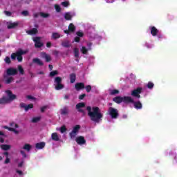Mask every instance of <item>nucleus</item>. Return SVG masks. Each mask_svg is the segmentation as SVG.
I'll return each instance as SVG.
<instances>
[{
	"mask_svg": "<svg viewBox=\"0 0 177 177\" xmlns=\"http://www.w3.org/2000/svg\"><path fill=\"white\" fill-rule=\"evenodd\" d=\"M33 63L38 64V66H43L44 63L39 58L33 59Z\"/></svg>",
	"mask_w": 177,
	"mask_h": 177,
	"instance_id": "25",
	"label": "nucleus"
},
{
	"mask_svg": "<svg viewBox=\"0 0 177 177\" xmlns=\"http://www.w3.org/2000/svg\"><path fill=\"white\" fill-rule=\"evenodd\" d=\"M76 35H77V37H84V32L81 30L77 31L76 32Z\"/></svg>",
	"mask_w": 177,
	"mask_h": 177,
	"instance_id": "47",
	"label": "nucleus"
},
{
	"mask_svg": "<svg viewBox=\"0 0 177 177\" xmlns=\"http://www.w3.org/2000/svg\"><path fill=\"white\" fill-rule=\"evenodd\" d=\"M108 115H110L111 118L115 119L118 117V110L117 109L109 107L108 109Z\"/></svg>",
	"mask_w": 177,
	"mask_h": 177,
	"instance_id": "7",
	"label": "nucleus"
},
{
	"mask_svg": "<svg viewBox=\"0 0 177 177\" xmlns=\"http://www.w3.org/2000/svg\"><path fill=\"white\" fill-rule=\"evenodd\" d=\"M55 75H57V71H54L50 73V77H55Z\"/></svg>",
	"mask_w": 177,
	"mask_h": 177,
	"instance_id": "49",
	"label": "nucleus"
},
{
	"mask_svg": "<svg viewBox=\"0 0 177 177\" xmlns=\"http://www.w3.org/2000/svg\"><path fill=\"white\" fill-rule=\"evenodd\" d=\"M74 51V55H75V57L77 58L80 57V50L77 48H74L73 50Z\"/></svg>",
	"mask_w": 177,
	"mask_h": 177,
	"instance_id": "35",
	"label": "nucleus"
},
{
	"mask_svg": "<svg viewBox=\"0 0 177 177\" xmlns=\"http://www.w3.org/2000/svg\"><path fill=\"white\" fill-rule=\"evenodd\" d=\"M74 41L75 42H80V37H75Z\"/></svg>",
	"mask_w": 177,
	"mask_h": 177,
	"instance_id": "59",
	"label": "nucleus"
},
{
	"mask_svg": "<svg viewBox=\"0 0 177 177\" xmlns=\"http://www.w3.org/2000/svg\"><path fill=\"white\" fill-rule=\"evenodd\" d=\"M70 78H71V83L74 84V82H75V78H76L75 74L74 73L71 74Z\"/></svg>",
	"mask_w": 177,
	"mask_h": 177,
	"instance_id": "34",
	"label": "nucleus"
},
{
	"mask_svg": "<svg viewBox=\"0 0 177 177\" xmlns=\"http://www.w3.org/2000/svg\"><path fill=\"white\" fill-rule=\"evenodd\" d=\"M81 129V126L80 125H76L73 127V130H72V132H75V133H77L78 134V132L80 131V129Z\"/></svg>",
	"mask_w": 177,
	"mask_h": 177,
	"instance_id": "29",
	"label": "nucleus"
},
{
	"mask_svg": "<svg viewBox=\"0 0 177 177\" xmlns=\"http://www.w3.org/2000/svg\"><path fill=\"white\" fill-rule=\"evenodd\" d=\"M92 46V43L88 42L87 43V48L85 46H82L81 48V52L83 53V55H87L88 50H91V48Z\"/></svg>",
	"mask_w": 177,
	"mask_h": 177,
	"instance_id": "10",
	"label": "nucleus"
},
{
	"mask_svg": "<svg viewBox=\"0 0 177 177\" xmlns=\"http://www.w3.org/2000/svg\"><path fill=\"white\" fill-rule=\"evenodd\" d=\"M75 16V12H67L64 14V17L66 20H71Z\"/></svg>",
	"mask_w": 177,
	"mask_h": 177,
	"instance_id": "11",
	"label": "nucleus"
},
{
	"mask_svg": "<svg viewBox=\"0 0 177 177\" xmlns=\"http://www.w3.org/2000/svg\"><path fill=\"white\" fill-rule=\"evenodd\" d=\"M129 103H131L132 104H133V106H134L135 109H136V110H140L142 107V102H140V101L135 102L134 98H133V102H129Z\"/></svg>",
	"mask_w": 177,
	"mask_h": 177,
	"instance_id": "12",
	"label": "nucleus"
},
{
	"mask_svg": "<svg viewBox=\"0 0 177 177\" xmlns=\"http://www.w3.org/2000/svg\"><path fill=\"white\" fill-rule=\"evenodd\" d=\"M113 102H115V103H126L127 104L131 103L132 102H133V97H131V96H124V97H120L118 96L116 97L113 98Z\"/></svg>",
	"mask_w": 177,
	"mask_h": 177,
	"instance_id": "3",
	"label": "nucleus"
},
{
	"mask_svg": "<svg viewBox=\"0 0 177 177\" xmlns=\"http://www.w3.org/2000/svg\"><path fill=\"white\" fill-rule=\"evenodd\" d=\"M85 88H86V92H88V93H89V92H91V91H92V86L91 85H87Z\"/></svg>",
	"mask_w": 177,
	"mask_h": 177,
	"instance_id": "46",
	"label": "nucleus"
},
{
	"mask_svg": "<svg viewBox=\"0 0 177 177\" xmlns=\"http://www.w3.org/2000/svg\"><path fill=\"white\" fill-rule=\"evenodd\" d=\"M158 41H161L162 39H165V35H162L161 32H159V33L156 35Z\"/></svg>",
	"mask_w": 177,
	"mask_h": 177,
	"instance_id": "31",
	"label": "nucleus"
},
{
	"mask_svg": "<svg viewBox=\"0 0 177 177\" xmlns=\"http://www.w3.org/2000/svg\"><path fill=\"white\" fill-rule=\"evenodd\" d=\"M54 8L57 13H60L62 12V7L59 4H55Z\"/></svg>",
	"mask_w": 177,
	"mask_h": 177,
	"instance_id": "33",
	"label": "nucleus"
},
{
	"mask_svg": "<svg viewBox=\"0 0 177 177\" xmlns=\"http://www.w3.org/2000/svg\"><path fill=\"white\" fill-rule=\"evenodd\" d=\"M35 147L38 150H41V149H44V147H45V142H38L35 145Z\"/></svg>",
	"mask_w": 177,
	"mask_h": 177,
	"instance_id": "22",
	"label": "nucleus"
},
{
	"mask_svg": "<svg viewBox=\"0 0 177 177\" xmlns=\"http://www.w3.org/2000/svg\"><path fill=\"white\" fill-rule=\"evenodd\" d=\"M118 93H120V91L118 90L113 89L111 90L110 91V95H117Z\"/></svg>",
	"mask_w": 177,
	"mask_h": 177,
	"instance_id": "42",
	"label": "nucleus"
},
{
	"mask_svg": "<svg viewBox=\"0 0 177 177\" xmlns=\"http://www.w3.org/2000/svg\"><path fill=\"white\" fill-rule=\"evenodd\" d=\"M52 38L53 39H57V38H60V34H59L58 32H53Z\"/></svg>",
	"mask_w": 177,
	"mask_h": 177,
	"instance_id": "38",
	"label": "nucleus"
},
{
	"mask_svg": "<svg viewBox=\"0 0 177 177\" xmlns=\"http://www.w3.org/2000/svg\"><path fill=\"white\" fill-rule=\"evenodd\" d=\"M149 30L152 37H157L160 34V30L156 26H149Z\"/></svg>",
	"mask_w": 177,
	"mask_h": 177,
	"instance_id": "9",
	"label": "nucleus"
},
{
	"mask_svg": "<svg viewBox=\"0 0 177 177\" xmlns=\"http://www.w3.org/2000/svg\"><path fill=\"white\" fill-rule=\"evenodd\" d=\"M18 70L20 73V74H24V70L23 69V67L20 65L18 66Z\"/></svg>",
	"mask_w": 177,
	"mask_h": 177,
	"instance_id": "44",
	"label": "nucleus"
},
{
	"mask_svg": "<svg viewBox=\"0 0 177 177\" xmlns=\"http://www.w3.org/2000/svg\"><path fill=\"white\" fill-rule=\"evenodd\" d=\"M23 164H24V161H21L19 163H18V167L21 168V167H23Z\"/></svg>",
	"mask_w": 177,
	"mask_h": 177,
	"instance_id": "55",
	"label": "nucleus"
},
{
	"mask_svg": "<svg viewBox=\"0 0 177 177\" xmlns=\"http://www.w3.org/2000/svg\"><path fill=\"white\" fill-rule=\"evenodd\" d=\"M31 145L30 144H25L23 147L24 150H26V151H30L31 150Z\"/></svg>",
	"mask_w": 177,
	"mask_h": 177,
	"instance_id": "28",
	"label": "nucleus"
},
{
	"mask_svg": "<svg viewBox=\"0 0 177 177\" xmlns=\"http://www.w3.org/2000/svg\"><path fill=\"white\" fill-rule=\"evenodd\" d=\"M0 5H6L5 0H0Z\"/></svg>",
	"mask_w": 177,
	"mask_h": 177,
	"instance_id": "61",
	"label": "nucleus"
},
{
	"mask_svg": "<svg viewBox=\"0 0 177 177\" xmlns=\"http://www.w3.org/2000/svg\"><path fill=\"white\" fill-rule=\"evenodd\" d=\"M62 46L64 48H68L70 46V41L65 40L62 42Z\"/></svg>",
	"mask_w": 177,
	"mask_h": 177,
	"instance_id": "37",
	"label": "nucleus"
},
{
	"mask_svg": "<svg viewBox=\"0 0 177 177\" xmlns=\"http://www.w3.org/2000/svg\"><path fill=\"white\" fill-rule=\"evenodd\" d=\"M4 61H5V63H6L7 64H10V57H6L4 59Z\"/></svg>",
	"mask_w": 177,
	"mask_h": 177,
	"instance_id": "50",
	"label": "nucleus"
},
{
	"mask_svg": "<svg viewBox=\"0 0 177 177\" xmlns=\"http://www.w3.org/2000/svg\"><path fill=\"white\" fill-rule=\"evenodd\" d=\"M77 135H78L77 133L74 132V131H72L70 133V137L72 138V139H75V136H77Z\"/></svg>",
	"mask_w": 177,
	"mask_h": 177,
	"instance_id": "43",
	"label": "nucleus"
},
{
	"mask_svg": "<svg viewBox=\"0 0 177 177\" xmlns=\"http://www.w3.org/2000/svg\"><path fill=\"white\" fill-rule=\"evenodd\" d=\"M75 31V26L73 24H70L68 26V30H64L65 34H68L69 32H74Z\"/></svg>",
	"mask_w": 177,
	"mask_h": 177,
	"instance_id": "16",
	"label": "nucleus"
},
{
	"mask_svg": "<svg viewBox=\"0 0 177 177\" xmlns=\"http://www.w3.org/2000/svg\"><path fill=\"white\" fill-rule=\"evenodd\" d=\"M21 15H23L24 16H28V11H23L21 12Z\"/></svg>",
	"mask_w": 177,
	"mask_h": 177,
	"instance_id": "56",
	"label": "nucleus"
},
{
	"mask_svg": "<svg viewBox=\"0 0 177 177\" xmlns=\"http://www.w3.org/2000/svg\"><path fill=\"white\" fill-rule=\"evenodd\" d=\"M21 154L23 156L24 158H26V157H27V154H26V152H24V151L23 150L21 151Z\"/></svg>",
	"mask_w": 177,
	"mask_h": 177,
	"instance_id": "53",
	"label": "nucleus"
},
{
	"mask_svg": "<svg viewBox=\"0 0 177 177\" xmlns=\"http://www.w3.org/2000/svg\"><path fill=\"white\" fill-rule=\"evenodd\" d=\"M19 26V22H8L7 27L8 28H15V27H17Z\"/></svg>",
	"mask_w": 177,
	"mask_h": 177,
	"instance_id": "21",
	"label": "nucleus"
},
{
	"mask_svg": "<svg viewBox=\"0 0 177 177\" xmlns=\"http://www.w3.org/2000/svg\"><path fill=\"white\" fill-rule=\"evenodd\" d=\"M11 127H15V128H19V126L16 123H12Z\"/></svg>",
	"mask_w": 177,
	"mask_h": 177,
	"instance_id": "63",
	"label": "nucleus"
},
{
	"mask_svg": "<svg viewBox=\"0 0 177 177\" xmlns=\"http://www.w3.org/2000/svg\"><path fill=\"white\" fill-rule=\"evenodd\" d=\"M26 32L29 35H34V34H37V32H38V30H37V28H32L30 30H28Z\"/></svg>",
	"mask_w": 177,
	"mask_h": 177,
	"instance_id": "26",
	"label": "nucleus"
},
{
	"mask_svg": "<svg viewBox=\"0 0 177 177\" xmlns=\"http://www.w3.org/2000/svg\"><path fill=\"white\" fill-rule=\"evenodd\" d=\"M6 129H8V131H11L12 132H15V133H19V131L16 130L15 127H8L7 126L4 127Z\"/></svg>",
	"mask_w": 177,
	"mask_h": 177,
	"instance_id": "30",
	"label": "nucleus"
},
{
	"mask_svg": "<svg viewBox=\"0 0 177 177\" xmlns=\"http://www.w3.org/2000/svg\"><path fill=\"white\" fill-rule=\"evenodd\" d=\"M20 107H21V109H24L25 111H28L29 109H32L34 107V106L32 105V104H30L27 105L24 103H21Z\"/></svg>",
	"mask_w": 177,
	"mask_h": 177,
	"instance_id": "14",
	"label": "nucleus"
},
{
	"mask_svg": "<svg viewBox=\"0 0 177 177\" xmlns=\"http://www.w3.org/2000/svg\"><path fill=\"white\" fill-rule=\"evenodd\" d=\"M51 138L53 140H55V142H59L60 138H59V135H57V133H53L51 135Z\"/></svg>",
	"mask_w": 177,
	"mask_h": 177,
	"instance_id": "23",
	"label": "nucleus"
},
{
	"mask_svg": "<svg viewBox=\"0 0 177 177\" xmlns=\"http://www.w3.org/2000/svg\"><path fill=\"white\" fill-rule=\"evenodd\" d=\"M6 96L3 97L0 99V104H5L6 103H9L12 102V100H15L16 99V95L12 93L10 91H6Z\"/></svg>",
	"mask_w": 177,
	"mask_h": 177,
	"instance_id": "2",
	"label": "nucleus"
},
{
	"mask_svg": "<svg viewBox=\"0 0 177 177\" xmlns=\"http://www.w3.org/2000/svg\"><path fill=\"white\" fill-rule=\"evenodd\" d=\"M61 5L64 6V8H68V6H70V1L68 0H65L61 3Z\"/></svg>",
	"mask_w": 177,
	"mask_h": 177,
	"instance_id": "27",
	"label": "nucleus"
},
{
	"mask_svg": "<svg viewBox=\"0 0 177 177\" xmlns=\"http://www.w3.org/2000/svg\"><path fill=\"white\" fill-rule=\"evenodd\" d=\"M86 110L91 121H93L97 124H99V122L102 121V118H103V114L102 112H100L99 107L93 106L91 108V106H87Z\"/></svg>",
	"mask_w": 177,
	"mask_h": 177,
	"instance_id": "1",
	"label": "nucleus"
},
{
	"mask_svg": "<svg viewBox=\"0 0 177 177\" xmlns=\"http://www.w3.org/2000/svg\"><path fill=\"white\" fill-rule=\"evenodd\" d=\"M87 37L89 39V41H95V39L97 41H102V39H103V37H102V36L97 35V32H96L95 30H93L91 32H88L87 34Z\"/></svg>",
	"mask_w": 177,
	"mask_h": 177,
	"instance_id": "5",
	"label": "nucleus"
},
{
	"mask_svg": "<svg viewBox=\"0 0 177 177\" xmlns=\"http://www.w3.org/2000/svg\"><path fill=\"white\" fill-rule=\"evenodd\" d=\"M67 113H68V109L67 108H64V109H61V114L62 115H66V114H67Z\"/></svg>",
	"mask_w": 177,
	"mask_h": 177,
	"instance_id": "39",
	"label": "nucleus"
},
{
	"mask_svg": "<svg viewBox=\"0 0 177 177\" xmlns=\"http://www.w3.org/2000/svg\"><path fill=\"white\" fill-rule=\"evenodd\" d=\"M51 45H52V44H51L50 42H48V43L46 44L47 48H50Z\"/></svg>",
	"mask_w": 177,
	"mask_h": 177,
	"instance_id": "64",
	"label": "nucleus"
},
{
	"mask_svg": "<svg viewBox=\"0 0 177 177\" xmlns=\"http://www.w3.org/2000/svg\"><path fill=\"white\" fill-rule=\"evenodd\" d=\"M145 46L146 48H147L148 49H151V48H153V46H154V45H153L152 44H150V43L145 42Z\"/></svg>",
	"mask_w": 177,
	"mask_h": 177,
	"instance_id": "40",
	"label": "nucleus"
},
{
	"mask_svg": "<svg viewBox=\"0 0 177 177\" xmlns=\"http://www.w3.org/2000/svg\"><path fill=\"white\" fill-rule=\"evenodd\" d=\"M15 176L16 177H23V176H24V173L21 170L17 169Z\"/></svg>",
	"mask_w": 177,
	"mask_h": 177,
	"instance_id": "24",
	"label": "nucleus"
},
{
	"mask_svg": "<svg viewBox=\"0 0 177 177\" xmlns=\"http://www.w3.org/2000/svg\"><path fill=\"white\" fill-rule=\"evenodd\" d=\"M7 75H15L17 74V70L13 68H10L6 71Z\"/></svg>",
	"mask_w": 177,
	"mask_h": 177,
	"instance_id": "18",
	"label": "nucleus"
},
{
	"mask_svg": "<svg viewBox=\"0 0 177 177\" xmlns=\"http://www.w3.org/2000/svg\"><path fill=\"white\" fill-rule=\"evenodd\" d=\"M86 95L85 94H82L81 95L79 96V99L80 100H82V99H84V97H85Z\"/></svg>",
	"mask_w": 177,
	"mask_h": 177,
	"instance_id": "58",
	"label": "nucleus"
},
{
	"mask_svg": "<svg viewBox=\"0 0 177 177\" xmlns=\"http://www.w3.org/2000/svg\"><path fill=\"white\" fill-rule=\"evenodd\" d=\"M10 145H1V149H2V150H9L10 149Z\"/></svg>",
	"mask_w": 177,
	"mask_h": 177,
	"instance_id": "32",
	"label": "nucleus"
},
{
	"mask_svg": "<svg viewBox=\"0 0 177 177\" xmlns=\"http://www.w3.org/2000/svg\"><path fill=\"white\" fill-rule=\"evenodd\" d=\"M75 88L76 91H81V89H84V88H85V84L84 83H76Z\"/></svg>",
	"mask_w": 177,
	"mask_h": 177,
	"instance_id": "20",
	"label": "nucleus"
},
{
	"mask_svg": "<svg viewBox=\"0 0 177 177\" xmlns=\"http://www.w3.org/2000/svg\"><path fill=\"white\" fill-rule=\"evenodd\" d=\"M5 15H6V16H10L12 13L9 11H5Z\"/></svg>",
	"mask_w": 177,
	"mask_h": 177,
	"instance_id": "60",
	"label": "nucleus"
},
{
	"mask_svg": "<svg viewBox=\"0 0 177 177\" xmlns=\"http://www.w3.org/2000/svg\"><path fill=\"white\" fill-rule=\"evenodd\" d=\"M75 142L77 143V145H80V146H82V145H85L86 143V140H85V138L82 136H78L75 138Z\"/></svg>",
	"mask_w": 177,
	"mask_h": 177,
	"instance_id": "13",
	"label": "nucleus"
},
{
	"mask_svg": "<svg viewBox=\"0 0 177 177\" xmlns=\"http://www.w3.org/2000/svg\"><path fill=\"white\" fill-rule=\"evenodd\" d=\"M173 156L174 157V160H175L176 162H177V155H176V153H173Z\"/></svg>",
	"mask_w": 177,
	"mask_h": 177,
	"instance_id": "62",
	"label": "nucleus"
},
{
	"mask_svg": "<svg viewBox=\"0 0 177 177\" xmlns=\"http://www.w3.org/2000/svg\"><path fill=\"white\" fill-rule=\"evenodd\" d=\"M33 41L35 48H41V46H42V43H41V39L39 37H35Z\"/></svg>",
	"mask_w": 177,
	"mask_h": 177,
	"instance_id": "15",
	"label": "nucleus"
},
{
	"mask_svg": "<svg viewBox=\"0 0 177 177\" xmlns=\"http://www.w3.org/2000/svg\"><path fill=\"white\" fill-rule=\"evenodd\" d=\"M9 162H10V159L9 158V157L6 156V160H5V164H9Z\"/></svg>",
	"mask_w": 177,
	"mask_h": 177,
	"instance_id": "52",
	"label": "nucleus"
},
{
	"mask_svg": "<svg viewBox=\"0 0 177 177\" xmlns=\"http://www.w3.org/2000/svg\"><path fill=\"white\" fill-rule=\"evenodd\" d=\"M66 127L64 126V127L60 128L61 133H64V132H66Z\"/></svg>",
	"mask_w": 177,
	"mask_h": 177,
	"instance_id": "51",
	"label": "nucleus"
},
{
	"mask_svg": "<svg viewBox=\"0 0 177 177\" xmlns=\"http://www.w3.org/2000/svg\"><path fill=\"white\" fill-rule=\"evenodd\" d=\"M39 120H41V117L33 118L32 120V122H38V121H39Z\"/></svg>",
	"mask_w": 177,
	"mask_h": 177,
	"instance_id": "45",
	"label": "nucleus"
},
{
	"mask_svg": "<svg viewBox=\"0 0 177 177\" xmlns=\"http://www.w3.org/2000/svg\"><path fill=\"white\" fill-rule=\"evenodd\" d=\"M84 107H85V103L84 102H80L76 105L77 110L80 113H84V110H82Z\"/></svg>",
	"mask_w": 177,
	"mask_h": 177,
	"instance_id": "19",
	"label": "nucleus"
},
{
	"mask_svg": "<svg viewBox=\"0 0 177 177\" xmlns=\"http://www.w3.org/2000/svg\"><path fill=\"white\" fill-rule=\"evenodd\" d=\"M12 81H13V77H8L7 79H6V83L7 84H10V82H12Z\"/></svg>",
	"mask_w": 177,
	"mask_h": 177,
	"instance_id": "48",
	"label": "nucleus"
},
{
	"mask_svg": "<svg viewBox=\"0 0 177 177\" xmlns=\"http://www.w3.org/2000/svg\"><path fill=\"white\" fill-rule=\"evenodd\" d=\"M47 108H48L47 106H42L41 109V113H44V111H45V110H46Z\"/></svg>",
	"mask_w": 177,
	"mask_h": 177,
	"instance_id": "54",
	"label": "nucleus"
},
{
	"mask_svg": "<svg viewBox=\"0 0 177 177\" xmlns=\"http://www.w3.org/2000/svg\"><path fill=\"white\" fill-rule=\"evenodd\" d=\"M28 50H23L21 49L18 50L16 53H12L11 55V59L12 60H16V57L18 60V62H21L23 60L22 55H26L27 53Z\"/></svg>",
	"mask_w": 177,
	"mask_h": 177,
	"instance_id": "4",
	"label": "nucleus"
},
{
	"mask_svg": "<svg viewBox=\"0 0 177 177\" xmlns=\"http://www.w3.org/2000/svg\"><path fill=\"white\" fill-rule=\"evenodd\" d=\"M142 91L143 88L138 87L137 88L131 91V95L132 97H134L135 99H140V93H142Z\"/></svg>",
	"mask_w": 177,
	"mask_h": 177,
	"instance_id": "6",
	"label": "nucleus"
},
{
	"mask_svg": "<svg viewBox=\"0 0 177 177\" xmlns=\"http://www.w3.org/2000/svg\"><path fill=\"white\" fill-rule=\"evenodd\" d=\"M106 3H113V2H115V0H105Z\"/></svg>",
	"mask_w": 177,
	"mask_h": 177,
	"instance_id": "57",
	"label": "nucleus"
},
{
	"mask_svg": "<svg viewBox=\"0 0 177 177\" xmlns=\"http://www.w3.org/2000/svg\"><path fill=\"white\" fill-rule=\"evenodd\" d=\"M147 88H148V89H152L153 88H154V83L151 82H149L147 84Z\"/></svg>",
	"mask_w": 177,
	"mask_h": 177,
	"instance_id": "36",
	"label": "nucleus"
},
{
	"mask_svg": "<svg viewBox=\"0 0 177 177\" xmlns=\"http://www.w3.org/2000/svg\"><path fill=\"white\" fill-rule=\"evenodd\" d=\"M40 16L41 17H44V19H46V18L49 17V14L45 13V12H40Z\"/></svg>",
	"mask_w": 177,
	"mask_h": 177,
	"instance_id": "41",
	"label": "nucleus"
},
{
	"mask_svg": "<svg viewBox=\"0 0 177 177\" xmlns=\"http://www.w3.org/2000/svg\"><path fill=\"white\" fill-rule=\"evenodd\" d=\"M54 85L57 91H60V89H63L64 86L63 84H62V77H55L54 81Z\"/></svg>",
	"mask_w": 177,
	"mask_h": 177,
	"instance_id": "8",
	"label": "nucleus"
},
{
	"mask_svg": "<svg viewBox=\"0 0 177 177\" xmlns=\"http://www.w3.org/2000/svg\"><path fill=\"white\" fill-rule=\"evenodd\" d=\"M40 57L42 59H45L46 62H50V60H52V57H50V55L46 54V53H41Z\"/></svg>",
	"mask_w": 177,
	"mask_h": 177,
	"instance_id": "17",
	"label": "nucleus"
}]
</instances>
